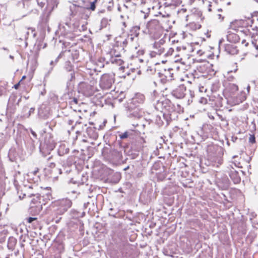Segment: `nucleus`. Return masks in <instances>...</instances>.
Here are the masks:
<instances>
[{"mask_svg":"<svg viewBox=\"0 0 258 258\" xmlns=\"http://www.w3.org/2000/svg\"><path fill=\"white\" fill-rule=\"evenodd\" d=\"M143 18L144 19V23L140 25L142 27H145V32L152 35L158 33L161 30V25L158 20L153 19L146 23V16H145Z\"/></svg>","mask_w":258,"mask_h":258,"instance_id":"nucleus-1","label":"nucleus"},{"mask_svg":"<svg viewBox=\"0 0 258 258\" xmlns=\"http://www.w3.org/2000/svg\"><path fill=\"white\" fill-rule=\"evenodd\" d=\"M168 48L165 43V41L161 39L158 41L155 42L153 44V50L150 53L151 57H156L160 56L165 52Z\"/></svg>","mask_w":258,"mask_h":258,"instance_id":"nucleus-2","label":"nucleus"},{"mask_svg":"<svg viewBox=\"0 0 258 258\" xmlns=\"http://www.w3.org/2000/svg\"><path fill=\"white\" fill-rule=\"evenodd\" d=\"M114 82V75L110 74H103L100 80V86L104 90L110 89Z\"/></svg>","mask_w":258,"mask_h":258,"instance_id":"nucleus-3","label":"nucleus"},{"mask_svg":"<svg viewBox=\"0 0 258 258\" xmlns=\"http://www.w3.org/2000/svg\"><path fill=\"white\" fill-rule=\"evenodd\" d=\"M174 71L171 68L164 69L158 73V76L162 83H166L173 79Z\"/></svg>","mask_w":258,"mask_h":258,"instance_id":"nucleus-4","label":"nucleus"},{"mask_svg":"<svg viewBox=\"0 0 258 258\" xmlns=\"http://www.w3.org/2000/svg\"><path fill=\"white\" fill-rule=\"evenodd\" d=\"M170 103L169 100L163 98L160 100H157L154 103V106L157 110L163 112L164 110L168 111L169 110V104Z\"/></svg>","mask_w":258,"mask_h":258,"instance_id":"nucleus-5","label":"nucleus"},{"mask_svg":"<svg viewBox=\"0 0 258 258\" xmlns=\"http://www.w3.org/2000/svg\"><path fill=\"white\" fill-rule=\"evenodd\" d=\"M186 91V87L184 85H180L175 90H173L171 94L176 98L182 99L184 97Z\"/></svg>","mask_w":258,"mask_h":258,"instance_id":"nucleus-6","label":"nucleus"},{"mask_svg":"<svg viewBox=\"0 0 258 258\" xmlns=\"http://www.w3.org/2000/svg\"><path fill=\"white\" fill-rule=\"evenodd\" d=\"M41 197L39 194L33 195V204H35V211L39 213L42 208V204L41 203Z\"/></svg>","mask_w":258,"mask_h":258,"instance_id":"nucleus-7","label":"nucleus"},{"mask_svg":"<svg viewBox=\"0 0 258 258\" xmlns=\"http://www.w3.org/2000/svg\"><path fill=\"white\" fill-rule=\"evenodd\" d=\"M246 99L245 93L243 92H240L239 94L236 97H232L231 98V103L233 105L239 104L240 103H242ZM231 101V100H230Z\"/></svg>","mask_w":258,"mask_h":258,"instance_id":"nucleus-8","label":"nucleus"},{"mask_svg":"<svg viewBox=\"0 0 258 258\" xmlns=\"http://www.w3.org/2000/svg\"><path fill=\"white\" fill-rule=\"evenodd\" d=\"M137 21L138 22H136V25L132 27V31H135L136 34H139V31L140 29H142L143 31L145 32V27H142L140 25L142 23H144V19L143 18H137Z\"/></svg>","mask_w":258,"mask_h":258,"instance_id":"nucleus-9","label":"nucleus"},{"mask_svg":"<svg viewBox=\"0 0 258 258\" xmlns=\"http://www.w3.org/2000/svg\"><path fill=\"white\" fill-rule=\"evenodd\" d=\"M224 49L227 53L232 55L237 54L238 51L235 46L230 44H226L224 46Z\"/></svg>","mask_w":258,"mask_h":258,"instance_id":"nucleus-10","label":"nucleus"},{"mask_svg":"<svg viewBox=\"0 0 258 258\" xmlns=\"http://www.w3.org/2000/svg\"><path fill=\"white\" fill-rule=\"evenodd\" d=\"M227 39L231 43L238 42L240 40L239 35L229 32L227 35Z\"/></svg>","mask_w":258,"mask_h":258,"instance_id":"nucleus-11","label":"nucleus"},{"mask_svg":"<svg viewBox=\"0 0 258 258\" xmlns=\"http://www.w3.org/2000/svg\"><path fill=\"white\" fill-rule=\"evenodd\" d=\"M250 22V28L252 30L258 32V17L256 16L252 17Z\"/></svg>","mask_w":258,"mask_h":258,"instance_id":"nucleus-12","label":"nucleus"},{"mask_svg":"<svg viewBox=\"0 0 258 258\" xmlns=\"http://www.w3.org/2000/svg\"><path fill=\"white\" fill-rule=\"evenodd\" d=\"M18 154L15 148H11L9 152L8 157L11 162H15L16 161L18 157Z\"/></svg>","mask_w":258,"mask_h":258,"instance_id":"nucleus-13","label":"nucleus"},{"mask_svg":"<svg viewBox=\"0 0 258 258\" xmlns=\"http://www.w3.org/2000/svg\"><path fill=\"white\" fill-rule=\"evenodd\" d=\"M72 203L69 199H63L60 202V206L63 207V209L66 211L72 206Z\"/></svg>","mask_w":258,"mask_h":258,"instance_id":"nucleus-14","label":"nucleus"},{"mask_svg":"<svg viewBox=\"0 0 258 258\" xmlns=\"http://www.w3.org/2000/svg\"><path fill=\"white\" fill-rule=\"evenodd\" d=\"M17 243V239L14 237H10L8 241L7 246L9 249L13 250Z\"/></svg>","mask_w":258,"mask_h":258,"instance_id":"nucleus-15","label":"nucleus"},{"mask_svg":"<svg viewBox=\"0 0 258 258\" xmlns=\"http://www.w3.org/2000/svg\"><path fill=\"white\" fill-rule=\"evenodd\" d=\"M238 89L237 85L234 84H229L227 88V90L232 94H234L238 91Z\"/></svg>","mask_w":258,"mask_h":258,"instance_id":"nucleus-16","label":"nucleus"},{"mask_svg":"<svg viewBox=\"0 0 258 258\" xmlns=\"http://www.w3.org/2000/svg\"><path fill=\"white\" fill-rule=\"evenodd\" d=\"M145 99V96L142 94H137L134 98L135 101L139 103H143L144 102Z\"/></svg>","mask_w":258,"mask_h":258,"instance_id":"nucleus-17","label":"nucleus"},{"mask_svg":"<svg viewBox=\"0 0 258 258\" xmlns=\"http://www.w3.org/2000/svg\"><path fill=\"white\" fill-rule=\"evenodd\" d=\"M129 136V133L128 132H125L123 133L120 134L119 137L121 139H124L127 138Z\"/></svg>","mask_w":258,"mask_h":258,"instance_id":"nucleus-18","label":"nucleus"},{"mask_svg":"<svg viewBox=\"0 0 258 258\" xmlns=\"http://www.w3.org/2000/svg\"><path fill=\"white\" fill-rule=\"evenodd\" d=\"M249 31V29L242 28V29L238 31V32H239L241 34H243L244 35H247L248 34Z\"/></svg>","mask_w":258,"mask_h":258,"instance_id":"nucleus-19","label":"nucleus"},{"mask_svg":"<svg viewBox=\"0 0 258 258\" xmlns=\"http://www.w3.org/2000/svg\"><path fill=\"white\" fill-rule=\"evenodd\" d=\"M174 51V49L172 48H169L167 52L165 51V52L164 54L165 56H169L172 54L173 52Z\"/></svg>","mask_w":258,"mask_h":258,"instance_id":"nucleus-20","label":"nucleus"},{"mask_svg":"<svg viewBox=\"0 0 258 258\" xmlns=\"http://www.w3.org/2000/svg\"><path fill=\"white\" fill-rule=\"evenodd\" d=\"M113 62H116L119 65H121L123 63V61L120 58H115L112 60Z\"/></svg>","mask_w":258,"mask_h":258,"instance_id":"nucleus-21","label":"nucleus"},{"mask_svg":"<svg viewBox=\"0 0 258 258\" xmlns=\"http://www.w3.org/2000/svg\"><path fill=\"white\" fill-rule=\"evenodd\" d=\"M97 65L100 68H103L104 66V63L103 61H101V58L99 59L97 62Z\"/></svg>","mask_w":258,"mask_h":258,"instance_id":"nucleus-22","label":"nucleus"},{"mask_svg":"<svg viewBox=\"0 0 258 258\" xmlns=\"http://www.w3.org/2000/svg\"><path fill=\"white\" fill-rule=\"evenodd\" d=\"M96 2L94 1H93V2L91 3V5H90V9L92 11H94L95 10V8H96L95 4H96Z\"/></svg>","mask_w":258,"mask_h":258,"instance_id":"nucleus-23","label":"nucleus"},{"mask_svg":"<svg viewBox=\"0 0 258 258\" xmlns=\"http://www.w3.org/2000/svg\"><path fill=\"white\" fill-rule=\"evenodd\" d=\"M69 71L71 72V73H70V75H71V79H70V80H72L73 79H74L75 78V73L74 72V71H72V67L70 66V69H69Z\"/></svg>","mask_w":258,"mask_h":258,"instance_id":"nucleus-24","label":"nucleus"},{"mask_svg":"<svg viewBox=\"0 0 258 258\" xmlns=\"http://www.w3.org/2000/svg\"><path fill=\"white\" fill-rule=\"evenodd\" d=\"M249 142L251 143H254L255 142V137L253 135H250L249 138Z\"/></svg>","mask_w":258,"mask_h":258,"instance_id":"nucleus-25","label":"nucleus"},{"mask_svg":"<svg viewBox=\"0 0 258 258\" xmlns=\"http://www.w3.org/2000/svg\"><path fill=\"white\" fill-rule=\"evenodd\" d=\"M208 10L209 11V12H211L212 11V7H213V3H212V2H208ZM214 5H215V4L214 3Z\"/></svg>","mask_w":258,"mask_h":258,"instance_id":"nucleus-26","label":"nucleus"},{"mask_svg":"<svg viewBox=\"0 0 258 258\" xmlns=\"http://www.w3.org/2000/svg\"><path fill=\"white\" fill-rule=\"evenodd\" d=\"M23 241H24V242H26V244H31V240L28 237H25L24 239L23 240Z\"/></svg>","mask_w":258,"mask_h":258,"instance_id":"nucleus-27","label":"nucleus"},{"mask_svg":"<svg viewBox=\"0 0 258 258\" xmlns=\"http://www.w3.org/2000/svg\"><path fill=\"white\" fill-rule=\"evenodd\" d=\"M37 3V4L40 7V8H43L44 6V5H45V3L42 1L40 2L39 0H36Z\"/></svg>","mask_w":258,"mask_h":258,"instance_id":"nucleus-28","label":"nucleus"},{"mask_svg":"<svg viewBox=\"0 0 258 258\" xmlns=\"http://www.w3.org/2000/svg\"><path fill=\"white\" fill-rule=\"evenodd\" d=\"M78 100L77 98H74L71 101V105H73L74 104H77L78 103Z\"/></svg>","mask_w":258,"mask_h":258,"instance_id":"nucleus-29","label":"nucleus"},{"mask_svg":"<svg viewBox=\"0 0 258 258\" xmlns=\"http://www.w3.org/2000/svg\"><path fill=\"white\" fill-rule=\"evenodd\" d=\"M21 83V81H19V83H18L17 84H15L14 86V88L16 89H18L19 86H20V84Z\"/></svg>","mask_w":258,"mask_h":258,"instance_id":"nucleus-30","label":"nucleus"},{"mask_svg":"<svg viewBox=\"0 0 258 258\" xmlns=\"http://www.w3.org/2000/svg\"><path fill=\"white\" fill-rule=\"evenodd\" d=\"M26 220L29 223H31L32 222V217H29L28 218H27L26 219Z\"/></svg>","mask_w":258,"mask_h":258,"instance_id":"nucleus-31","label":"nucleus"},{"mask_svg":"<svg viewBox=\"0 0 258 258\" xmlns=\"http://www.w3.org/2000/svg\"><path fill=\"white\" fill-rule=\"evenodd\" d=\"M26 220L29 223H31L32 222V217H29L28 218H27L26 219Z\"/></svg>","mask_w":258,"mask_h":258,"instance_id":"nucleus-32","label":"nucleus"},{"mask_svg":"<svg viewBox=\"0 0 258 258\" xmlns=\"http://www.w3.org/2000/svg\"><path fill=\"white\" fill-rule=\"evenodd\" d=\"M241 43L244 44L245 46H247L248 44V43L246 42L245 39H243L241 41Z\"/></svg>","mask_w":258,"mask_h":258,"instance_id":"nucleus-33","label":"nucleus"},{"mask_svg":"<svg viewBox=\"0 0 258 258\" xmlns=\"http://www.w3.org/2000/svg\"><path fill=\"white\" fill-rule=\"evenodd\" d=\"M237 23L238 24H242V25H245V24L247 23H245V21H242V20H240V21H237Z\"/></svg>","mask_w":258,"mask_h":258,"instance_id":"nucleus-34","label":"nucleus"},{"mask_svg":"<svg viewBox=\"0 0 258 258\" xmlns=\"http://www.w3.org/2000/svg\"><path fill=\"white\" fill-rule=\"evenodd\" d=\"M204 53V52L202 50H199L197 51V54H199V56L202 55Z\"/></svg>","mask_w":258,"mask_h":258,"instance_id":"nucleus-35","label":"nucleus"},{"mask_svg":"<svg viewBox=\"0 0 258 258\" xmlns=\"http://www.w3.org/2000/svg\"><path fill=\"white\" fill-rule=\"evenodd\" d=\"M86 85V84L84 83H81L80 84H79V87L81 89L82 87H83L84 86Z\"/></svg>","mask_w":258,"mask_h":258,"instance_id":"nucleus-36","label":"nucleus"},{"mask_svg":"<svg viewBox=\"0 0 258 258\" xmlns=\"http://www.w3.org/2000/svg\"><path fill=\"white\" fill-rule=\"evenodd\" d=\"M206 102H207V100H206V99L204 98H201V102H202V103H206Z\"/></svg>","mask_w":258,"mask_h":258,"instance_id":"nucleus-37","label":"nucleus"},{"mask_svg":"<svg viewBox=\"0 0 258 258\" xmlns=\"http://www.w3.org/2000/svg\"><path fill=\"white\" fill-rule=\"evenodd\" d=\"M206 89H205L204 87H202L200 88V91L203 92L206 91Z\"/></svg>","mask_w":258,"mask_h":258,"instance_id":"nucleus-38","label":"nucleus"},{"mask_svg":"<svg viewBox=\"0 0 258 258\" xmlns=\"http://www.w3.org/2000/svg\"><path fill=\"white\" fill-rule=\"evenodd\" d=\"M34 178L33 177V180H34ZM39 180H40V178H39V177L38 176L37 177V178H36V181H34V180H33V182H38Z\"/></svg>","mask_w":258,"mask_h":258,"instance_id":"nucleus-39","label":"nucleus"},{"mask_svg":"<svg viewBox=\"0 0 258 258\" xmlns=\"http://www.w3.org/2000/svg\"><path fill=\"white\" fill-rule=\"evenodd\" d=\"M37 258H43V255L40 254V253H38V257Z\"/></svg>","mask_w":258,"mask_h":258,"instance_id":"nucleus-40","label":"nucleus"},{"mask_svg":"<svg viewBox=\"0 0 258 258\" xmlns=\"http://www.w3.org/2000/svg\"><path fill=\"white\" fill-rule=\"evenodd\" d=\"M233 79V77H229L228 78V80L229 81H232Z\"/></svg>","mask_w":258,"mask_h":258,"instance_id":"nucleus-41","label":"nucleus"},{"mask_svg":"<svg viewBox=\"0 0 258 258\" xmlns=\"http://www.w3.org/2000/svg\"><path fill=\"white\" fill-rule=\"evenodd\" d=\"M54 166V164L53 163H50V167H53Z\"/></svg>","mask_w":258,"mask_h":258,"instance_id":"nucleus-42","label":"nucleus"},{"mask_svg":"<svg viewBox=\"0 0 258 258\" xmlns=\"http://www.w3.org/2000/svg\"><path fill=\"white\" fill-rule=\"evenodd\" d=\"M249 89H250V86L248 85L247 87V90L248 92L249 91Z\"/></svg>","mask_w":258,"mask_h":258,"instance_id":"nucleus-43","label":"nucleus"},{"mask_svg":"<svg viewBox=\"0 0 258 258\" xmlns=\"http://www.w3.org/2000/svg\"><path fill=\"white\" fill-rule=\"evenodd\" d=\"M25 78H26L25 76H23L21 80L20 81L21 82L23 79H25Z\"/></svg>","mask_w":258,"mask_h":258,"instance_id":"nucleus-44","label":"nucleus"},{"mask_svg":"<svg viewBox=\"0 0 258 258\" xmlns=\"http://www.w3.org/2000/svg\"><path fill=\"white\" fill-rule=\"evenodd\" d=\"M176 49H177V50L178 51H179V50H181V47H177L176 48Z\"/></svg>","mask_w":258,"mask_h":258,"instance_id":"nucleus-45","label":"nucleus"},{"mask_svg":"<svg viewBox=\"0 0 258 258\" xmlns=\"http://www.w3.org/2000/svg\"><path fill=\"white\" fill-rule=\"evenodd\" d=\"M235 180H236V182H238L240 180V179L239 178H236Z\"/></svg>","mask_w":258,"mask_h":258,"instance_id":"nucleus-46","label":"nucleus"},{"mask_svg":"<svg viewBox=\"0 0 258 258\" xmlns=\"http://www.w3.org/2000/svg\"><path fill=\"white\" fill-rule=\"evenodd\" d=\"M9 57H10V58H11V59H13V58H14V56H12V55H10Z\"/></svg>","mask_w":258,"mask_h":258,"instance_id":"nucleus-47","label":"nucleus"},{"mask_svg":"<svg viewBox=\"0 0 258 258\" xmlns=\"http://www.w3.org/2000/svg\"><path fill=\"white\" fill-rule=\"evenodd\" d=\"M24 196H26V195H25V194H24V195H23V197H22V198H23ZM19 198H20V199H22V197H21V196H19Z\"/></svg>","mask_w":258,"mask_h":258,"instance_id":"nucleus-48","label":"nucleus"},{"mask_svg":"<svg viewBox=\"0 0 258 258\" xmlns=\"http://www.w3.org/2000/svg\"><path fill=\"white\" fill-rule=\"evenodd\" d=\"M95 128H97L98 130H100V129H101V126H99V127H95Z\"/></svg>","mask_w":258,"mask_h":258,"instance_id":"nucleus-49","label":"nucleus"},{"mask_svg":"<svg viewBox=\"0 0 258 258\" xmlns=\"http://www.w3.org/2000/svg\"><path fill=\"white\" fill-rule=\"evenodd\" d=\"M69 123L70 124H72V121H71V120H69Z\"/></svg>","mask_w":258,"mask_h":258,"instance_id":"nucleus-50","label":"nucleus"},{"mask_svg":"<svg viewBox=\"0 0 258 258\" xmlns=\"http://www.w3.org/2000/svg\"><path fill=\"white\" fill-rule=\"evenodd\" d=\"M138 60L140 61V62H143V60L142 59H138Z\"/></svg>","mask_w":258,"mask_h":258,"instance_id":"nucleus-51","label":"nucleus"},{"mask_svg":"<svg viewBox=\"0 0 258 258\" xmlns=\"http://www.w3.org/2000/svg\"><path fill=\"white\" fill-rule=\"evenodd\" d=\"M218 16L219 18H221V15L220 14H219Z\"/></svg>","mask_w":258,"mask_h":258,"instance_id":"nucleus-52","label":"nucleus"},{"mask_svg":"<svg viewBox=\"0 0 258 258\" xmlns=\"http://www.w3.org/2000/svg\"><path fill=\"white\" fill-rule=\"evenodd\" d=\"M37 219V218H33V221Z\"/></svg>","mask_w":258,"mask_h":258,"instance_id":"nucleus-53","label":"nucleus"},{"mask_svg":"<svg viewBox=\"0 0 258 258\" xmlns=\"http://www.w3.org/2000/svg\"><path fill=\"white\" fill-rule=\"evenodd\" d=\"M32 203V199L30 200V203L31 204Z\"/></svg>","mask_w":258,"mask_h":258,"instance_id":"nucleus-54","label":"nucleus"},{"mask_svg":"<svg viewBox=\"0 0 258 258\" xmlns=\"http://www.w3.org/2000/svg\"><path fill=\"white\" fill-rule=\"evenodd\" d=\"M33 136H36V134H35V133L34 132H33Z\"/></svg>","mask_w":258,"mask_h":258,"instance_id":"nucleus-55","label":"nucleus"},{"mask_svg":"<svg viewBox=\"0 0 258 258\" xmlns=\"http://www.w3.org/2000/svg\"><path fill=\"white\" fill-rule=\"evenodd\" d=\"M53 61H51L50 62V64H53Z\"/></svg>","mask_w":258,"mask_h":258,"instance_id":"nucleus-56","label":"nucleus"},{"mask_svg":"<svg viewBox=\"0 0 258 258\" xmlns=\"http://www.w3.org/2000/svg\"><path fill=\"white\" fill-rule=\"evenodd\" d=\"M232 72V71H228V72H227V74H229L230 72Z\"/></svg>","mask_w":258,"mask_h":258,"instance_id":"nucleus-57","label":"nucleus"},{"mask_svg":"<svg viewBox=\"0 0 258 258\" xmlns=\"http://www.w3.org/2000/svg\"><path fill=\"white\" fill-rule=\"evenodd\" d=\"M182 48H183V50H185V47H183H183H182Z\"/></svg>","mask_w":258,"mask_h":258,"instance_id":"nucleus-58","label":"nucleus"},{"mask_svg":"<svg viewBox=\"0 0 258 258\" xmlns=\"http://www.w3.org/2000/svg\"><path fill=\"white\" fill-rule=\"evenodd\" d=\"M36 172V171H34V172H33V174H35Z\"/></svg>","mask_w":258,"mask_h":258,"instance_id":"nucleus-59","label":"nucleus"},{"mask_svg":"<svg viewBox=\"0 0 258 258\" xmlns=\"http://www.w3.org/2000/svg\"><path fill=\"white\" fill-rule=\"evenodd\" d=\"M31 195L28 196V197H29V198H31Z\"/></svg>","mask_w":258,"mask_h":258,"instance_id":"nucleus-60","label":"nucleus"},{"mask_svg":"<svg viewBox=\"0 0 258 258\" xmlns=\"http://www.w3.org/2000/svg\"><path fill=\"white\" fill-rule=\"evenodd\" d=\"M219 100H222L223 99H222V98H221V97H220V98H219Z\"/></svg>","mask_w":258,"mask_h":258,"instance_id":"nucleus-61","label":"nucleus"},{"mask_svg":"<svg viewBox=\"0 0 258 258\" xmlns=\"http://www.w3.org/2000/svg\"><path fill=\"white\" fill-rule=\"evenodd\" d=\"M255 48H256V49H257V48H258V46H257V45L255 46Z\"/></svg>","mask_w":258,"mask_h":258,"instance_id":"nucleus-62","label":"nucleus"},{"mask_svg":"<svg viewBox=\"0 0 258 258\" xmlns=\"http://www.w3.org/2000/svg\"><path fill=\"white\" fill-rule=\"evenodd\" d=\"M162 63H164V62H165V61H164V60H162Z\"/></svg>","mask_w":258,"mask_h":258,"instance_id":"nucleus-63","label":"nucleus"},{"mask_svg":"<svg viewBox=\"0 0 258 258\" xmlns=\"http://www.w3.org/2000/svg\"><path fill=\"white\" fill-rule=\"evenodd\" d=\"M31 133L32 134V130H30Z\"/></svg>","mask_w":258,"mask_h":258,"instance_id":"nucleus-64","label":"nucleus"}]
</instances>
